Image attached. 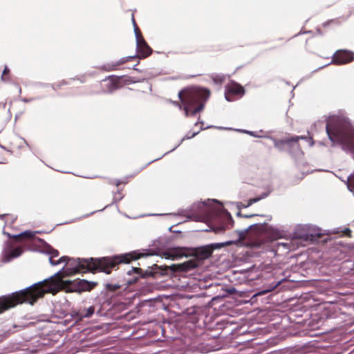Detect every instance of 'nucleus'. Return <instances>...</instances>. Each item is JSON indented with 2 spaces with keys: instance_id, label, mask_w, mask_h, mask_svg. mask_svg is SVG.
Returning <instances> with one entry per match:
<instances>
[{
  "instance_id": "obj_1",
  "label": "nucleus",
  "mask_w": 354,
  "mask_h": 354,
  "mask_svg": "<svg viewBox=\"0 0 354 354\" xmlns=\"http://www.w3.org/2000/svg\"><path fill=\"white\" fill-rule=\"evenodd\" d=\"M64 276L66 274L59 271L48 279L19 291L0 297V314L24 303L33 305L46 293L55 295L60 290L78 292L91 291L97 285V282L88 281L85 279L64 280Z\"/></svg>"
},
{
  "instance_id": "obj_2",
  "label": "nucleus",
  "mask_w": 354,
  "mask_h": 354,
  "mask_svg": "<svg viewBox=\"0 0 354 354\" xmlns=\"http://www.w3.org/2000/svg\"><path fill=\"white\" fill-rule=\"evenodd\" d=\"M49 253L50 254L49 261L53 266L66 262L68 267L64 271H62L64 274H66V275L87 272L92 273L103 272L106 274H110L111 271L113 269H116L120 263H129L131 261L149 255L147 254L133 251L120 255L105 257L99 259H73L64 256L57 261H55L53 258L58 257L59 252L57 250L51 248Z\"/></svg>"
},
{
  "instance_id": "obj_3",
  "label": "nucleus",
  "mask_w": 354,
  "mask_h": 354,
  "mask_svg": "<svg viewBox=\"0 0 354 354\" xmlns=\"http://www.w3.org/2000/svg\"><path fill=\"white\" fill-rule=\"evenodd\" d=\"M326 132L333 142L340 145L344 151L354 152V127L348 118H330L326 123Z\"/></svg>"
},
{
  "instance_id": "obj_4",
  "label": "nucleus",
  "mask_w": 354,
  "mask_h": 354,
  "mask_svg": "<svg viewBox=\"0 0 354 354\" xmlns=\"http://www.w3.org/2000/svg\"><path fill=\"white\" fill-rule=\"evenodd\" d=\"M209 95L210 91L207 88L191 86L182 89L178 93V97L186 116L194 115L201 112Z\"/></svg>"
},
{
  "instance_id": "obj_5",
  "label": "nucleus",
  "mask_w": 354,
  "mask_h": 354,
  "mask_svg": "<svg viewBox=\"0 0 354 354\" xmlns=\"http://www.w3.org/2000/svg\"><path fill=\"white\" fill-rule=\"evenodd\" d=\"M221 244H209L196 248L193 250L194 259L187 261L183 263L172 264L170 266H165V270L169 268L173 272H188L198 267L200 261L207 259L212 254L214 250L220 248Z\"/></svg>"
},
{
  "instance_id": "obj_6",
  "label": "nucleus",
  "mask_w": 354,
  "mask_h": 354,
  "mask_svg": "<svg viewBox=\"0 0 354 354\" xmlns=\"http://www.w3.org/2000/svg\"><path fill=\"white\" fill-rule=\"evenodd\" d=\"M205 219L216 233L224 232L233 223L230 214L224 209L221 205L209 207L207 209Z\"/></svg>"
},
{
  "instance_id": "obj_7",
  "label": "nucleus",
  "mask_w": 354,
  "mask_h": 354,
  "mask_svg": "<svg viewBox=\"0 0 354 354\" xmlns=\"http://www.w3.org/2000/svg\"><path fill=\"white\" fill-rule=\"evenodd\" d=\"M248 238L252 241L253 246L260 245L266 241L278 239L280 233L266 223L250 226L247 232Z\"/></svg>"
},
{
  "instance_id": "obj_8",
  "label": "nucleus",
  "mask_w": 354,
  "mask_h": 354,
  "mask_svg": "<svg viewBox=\"0 0 354 354\" xmlns=\"http://www.w3.org/2000/svg\"><path fill=\"white\" fill-rule=\"evenodd\" d=\"M245 94L244 88L239 83L232 81L225 86V97L229 102L241 97Z\"/></svg>"
},
{
  "instance_id": "obj_9",
  "label": "nucleus",
  "mask_w": 354,
  "mask_h": 354,
  "mask_svg": "<svg viewBox=\"0 0 354 354\" xmlns=\"http://www.w3.org/2000/svg\"><path fill=\"white\" fill-rule=\"evenodd\" d=\"M353 59L352 52L346 50H338L332 57V63L336 65H343L353 62Z\"/></svg>"
},
{
  "instance_id": "obj_10",
  "label": "nucleus",
  "mask_w": 354,
  "mask_h": 354,
  "mask_svg": "<svg viewBox=\"0 0 354 354\" xmlns=\"http://www.w3.org/2000/svg\"><path fill=\"white\" fill-rule=\"evenodd\" d=\"M105 81L107 82L106 86L109 92H113L125 84L123 77L109 76Z\"/></svg>"
},
{
  "instance_id": "obj_11",
  "label": "nucleus",
  "mask_w": 354,
  "mask_h": 354,
  "mask_svg": "<svg viewBox=\"0 0 354 354\" xmlns=\"http://www.w3.org/2000/svg\"><path fill=\"white\" fill-rule=\"evenodd\" d=\"M303 136H292L290 138L283 139V140H277L274 141L275 147L282 149L285 145L288 147L292 146V145L295 144L298 147V142L299 139H304Z\"/></svg>"
},
{
  "instance_id": "obj_12",
  "label": "nucleus",
  "mask_w": 354,
  "mask_h": 354,
  "mask_svg": "<svg viewBox=\"0 0 354 354\" xmlns=\"http://www.w3.org/2000/svg\"><path fill=\"white\" fill-rule=\"evenodd\" d=\"M138 56L140 58H146L152 53V49L146 41L136 45Z\"/></svg>"
},
{
  "instance_id": "obj_13",
  "label": "nucleus",
  "mask_w": 354,
  "mask_h": 354,
  "mask_svg": "<svg viewBox=\"0 0 354 354\" xmlns=\"http://www.w3.org/2000/svg\"><path fill=\"white\" fill-rule=\"evenodd\" d=\"M95 306H91L88 308L84 307L80 308L77 313L76 315L80 319H82L83 318H89L91 317L95 313Z\"/></svg>"
},
{
  "instance_id": "obj_14",
  "label": "nucleus",
  "mask_w": 354,
  "mask_h": 354,
  "mask_svg": "<svg viewBox=\"0 0 354 354\" xmlns=\"http://www.w3.org/2000/svg\"><path fill=\"white\" fill-rule=\"evenodd\" d=\"M131 58L132 57H129L128 58H122L121 59H120L119 61H118L116 62L108 63L103 66V68L106 71H115V70L118 69V66L124 64L129 59H131Z\"/></svg>"
},
{
  "instance_id": "obj_15",
  "label": "nucleus",
  "mask_w": 354,
  "mask_h": 354,
  "mask_svg": "<svg viewBox=\"0 0 354 354\" xmlns=\"http://www.w3.org/2000/svg\"><path fill=\"white\" fill-rule=\"evenodd\" d=\"M23 252V250L21 247H17L5 253V258L7 261H10L13 258L19 257Z\"/></svg>"
},
{
  "instance_id": "obj_16",
  "label": "nucleus",
  "mask_w": 354,
  "mask_h": 354,
  "mask_svg": "<svg viewBox=\"0 0 354 354\" xmlns=\"http://www.w3.org/2000/svg\"><path fill=\"white\" fill-rule=\"evenodd\" d=\"M162 257L167 259L174 260V259H176L178 258L183 257V254L180 253L176 249H171V250H167L166 252H164L162 253Z\"/></svg>"
},
{
  "instance_id": "obj_17",
  "label": "nucleus",
  "mask_w": 354,
  "mask_h": 354,
  "mask_svg": "<svg viewBox=\"0 0 354 354\" xmlns=\"http://www.w3.org/2000/svg\"><path fill=\"white\" fill-rule=\"evenodd\" d=\"M34 236H35V234L33 232H29V231H26V232H24L18 235L15 236L14 238L16 240H21V239H31Z\"/></svg>"
},
{
  "instance_id": "obj_18",
  "label": "nucleus",
  "mask_w": 354,
  "mask_h": 354,
  "mask_svg": "<svg viewBox=\"0 0 354 354\" xmlns=\"http://www.w3.org/2000/svg\"><path fill=\"white\" fill-rule=\"evenodd\" d=\"M68 84H69L68 82H67L66 80H62L60 82L53 83L52 84V88L54 91H59L62 90L64 88V86H65Z\"/></svg>"
},
{
  "instance_id": "obj_19",
  "label": "nucleus",
  "mask_w": 354,
  "mask_h": 354,
  "mask_svg": "<svg viewBox=\"0 0 354 354\" xmlns=\"http://www.w3.org/2000/svg\"><path fill=\"white\" fill-rule=\"evenodd\" d=\"M105 288L110 292H115L120 288V286L118 284L106 283Z\"/></svg>"
},
{
  "instance_id": "obj_20",
  "label": "nucleus",
  "mask_w": 354,
  "mask_h": 354,
  "mask_svg": "<svg viewBox=\"0 0 354 354\" xmlns=\"http://www.w3.org/2000/svg\"><path fill=\"white\" fill-rule=\"evenodd\" d=\"M348 187L350 190H354V174H351L347 181Z\"/></svg>"
},
{
  "instance_id": "obj_21",
  "label": "nucleus",
  "mask_w": 354,
  "mask_h": 354,
  "mask_svg": "<svg viewBox=\"0 0 354 354\" xmlns=\"http://www.w3.org/2000/svg\"><path fill=\"white\" fill-rule=\"evenodd\" d=\"M133 27H134V32H135L136 37H138L140 35H142L141 30L139 28V27L138 26V24H133Z\"/></svg>"
},
{
  "instance_id": "obj_22",
  "label": "nucleus",
  "mask_w": 354,
  "mask_h": 354,
  "mask_svg": "<svg viewBox=\"0 0 354 354\" xmlns=\"http://www.w3.org/2000/svg\"><path fill=\"white\" fill-rule=\"evenodd\" d=\"M1 218H5L6 223L8 221V219H10L12 221V222H14L15 220L16 219V218H15L14 216H12L11 214H7L1 215Z\"/></svg>"
},
{
  "instance_id": "obj_23",
  "label": "nucleus",
  "mask_w": 354,
  "mask_h": 354,
  "mask_svg": "<svg viewBox=\"0 0 354 354\" xmlns=\"http://www.w3.org/2000/svg\"><path fill=\"white\" fill-rule=\"evenodd\" d=\"M126 14L131 17V20L133 23H135L134 13L131 10H129L126 12Z\"/></svg>"
},
{
  "instance_id": "obj_24",
  "label": "nucleus",
  "mask_w": 354,
  "mask_h": 354,
  "mask_svg": "<svg viewBox=\"0 0 354 354\" xmlns=\"http://www.w3.org/2000/svg\"><path fill=\"white\" fill-rule=\"evenodd\" d=\"M142 41H146L142 35H140L138 37H136V45L138 44L142 43Z\"/></svg>"
},
{
  "instance_id": "obj_25",
  "label": "nucleus",
  "mask_w": 354,
  "mask_h": 354,
  "mask_svg": "<svg viewBox=\"0 0 354 354\" xmlns=\"http://www.w3.org/2000/svg\"><path fill=\"white\" fill-rule=\"evenodd\" d=\"M258 201H259V198H252V199H250V200L249 201V203H248V206L251 205L252 203H256V202H257Z\"/></svg>"
},
{
  "instance_id": "obj_26",
  "label": "nucleus",
  "mask_w": 354,
  "mask_h": 354,
  "mask_svg": "<svg viewBox=\"0 0 354 354\" xmlns=\"http://www.w3.org/2000/svg\"><path fill=\"white\" fill-rule=\"evenodd\" d=\"M9 71H10V70L8 69V68L6 66V67H5V68H4V69H3V73H2V77L3 78V77H4L5 75H6L7 74H8V73H9Z\"/></svg>"
},
{
  "instance_id": "obj_27",
  "label": "nucleus",
  "mask_w": 354,
  "mask_h": 354,
  "mask_svg": "<svg viewBox=\"0 0 354 354\" xmlns=\"http://www.w3.org/2000/svg\"><path fill=\"white\" fill-rule=\"evenodd\" d=\"M131 270L138 274H140L142 272V269L140 268H132Z\"/></svg>"
},
{
  "instance_id": "obj_28",
  "label": "nucleus",
  "mask_w": 354,
  "mask_h": 354,
  "mask_svg": "<svg viewBox=\"0 0 354 354\" xmlns=\"http://www.w3.org/2000/svg\"><path fill=\"white\" fill-rule=\"evenodd\" d=\"M344 234L348 236H351V230L350 229H346L344 231Z\"/></svg>"
},
{
  "instance_id": "obj_29",
  "label": "nucleus",
  "mask_w": 354,
  "mask_h": 354,
  "mask_svg": "<svg viewBox=\"0 0 354 354\" xmlns=\"http://www.w3.org/2000/svg\"><path fill=\"white\" fill-rule=\"evenodd\" d=\"M121 183H122V182L120 181H118L116 183H115V185L116 186H119Z\"/></svg>"
},
{
  "instance_id": "obj_30",
  "label": "nucleus",
  "mask_w": 354,
  "mask_h": 354,
  "mask_svg": "<svg viewBox=\"0 0 354 354\" xmlns=\"http://www.w3.org/2000/svg\"><path fill=\"white\" fill-rule=\"evenodd\" d=\"M153 267H158L157 264H153L151 268H153Z\"/></svg>"
},
{
  "instance_id": "obj_31",
  "label": "nucleus",
  "mask_w": 354,
  "mask_h": 354,
  "mask_svg": "<svg viewBox=\"0 0 354 354\" xmlns=\"http://www.w3.org/2000/svg\"><path fill=\"white\" fill-rule=\"evenodd\" d=\"M81 82H84V80H81Z\"/></svg>"
},
{
  "instance_id": "obj_32",
  "label": "nucleus",
  "mask_w": 354,
  "mask_h": 354,
  "mask_svg": "<svg viewBox=\"0 0 354 354\" xmlns=\"http://www.w3.org/2000/svg\"><path fill=\"white\" fill-rule=\"evenodd\" d=\"M251 216H252L251 215L245 216V217H251Z\"/></svg>"
}]
</instances>
